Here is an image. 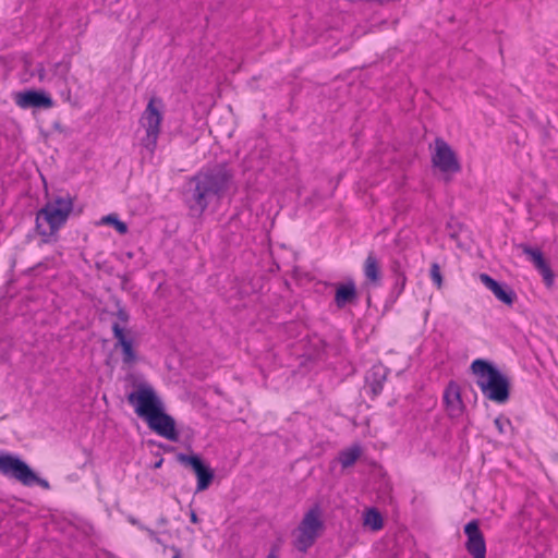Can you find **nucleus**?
<instances>
[{"label": "nucleus", "mask_w": 558, "mask_h": 558, "mask_svg": "<svg viewBox=\"0 0 558 558\" xmlns=\"http://www.w3.org/2000/svg\"><path fill=\"white\" fill-rule=\"evenodd\" d=\"M190 519H191V521L193 523H197L198 522V517H197V514L194 511H191Z\"/></svg>", "instance_id": "bb28decb"}, {"label": "nucleus", "mask_w": 558, "mask_h": 558, "mask_svg": "<svg viewBox=\"0 0 558 558\" xmlns=\"http://www.w3.org/2000/svg\"><path fill=\"white\" fill-rule=\"evenodd\" d=\"M178 461L185 465H190L193 469V471L195 472V475L197 477V484H196L197 492L206 490L210 486V484L214 480V472L209 466H207L203 463V461L201 460V458L198 456H196V454L186 456V454L180 453L178 456Z\"/></svg>", "instance_id": "1a4fd4ad"}, {"label": "nucleus", "mask_w": 558, "mask_h": 558, "mask_svg": "<svg viewBox=\"0 0 558 558\" xmlns=\"http://www.w3.org/2000/svg\"><path fill=\"white\" fill-rule=\"evenodd\" d=\"M432 163L441 172L454 173L459 172L461 167L453 149L442 138L435 140L434 153L432 155Z\"/></svg>", "instance_id": "6e6552de"}, {"label": "nucleus", "mask_w": 558, "mask_h": 558, "mask_svg": "<svg viewBox=\"0 0 558 558\" xmlns=\"http://www.w3.org/2000/svg\"><path fill=\"white\" fill-rule=\"evenodd\" d=\"M0 474L24 486L38 485L44 489L50 488L49 482L39 477L26 462L17 456L3 451H0Z\"/></svg>", "instance_id": "0eeeda50"}, {"label": "nucleus", "mask_w": 558, "mask_h": 558, "mask_svg": "<svg viewBox=\"0 0 558 558\" xmlns=\"http://www.w3.org/2000/svg\"><path fill=\"white\" fill-rule=\"evenodd\" d=\"M73 199L70 195H60L49 199L36 215V229L47 243L50 238L66 223L72 210Z\"/></svg>", "instance_id": "f03ea898"}, {"label": "nucleus", "mask_w": 558, "mask_h": 558, "mask_svg": "<svg viewBox=\"0 0 558 558\" xmlns=\"http://www.w3.org/2000/svg\"><path fill=\"white\" fill-rule=\"evenodd\" d=\"M522 251L530 258V260L534 264V266L538 269V271L542 274L546 283L548 286L551 284L553 280H554V274H553L549 265L546 263L541 250L532 248L527 245H522Z\"/></svg>", "instance_id": "2eb2a0df"}, {"label": "nucleus", "mask_w": 558, "mask_h": 558, "mask_svg": "<svg viewBox=\"0 0 558 558\" xmlns=\"http://www.w3.org/2000/svg\"><path fill=\"white\" fill-rule=\"evenodd\" d=\"M494 425L499 434H505L511 427V422L508 417L500 415L494 420Z\"/></svg>", "instance_id": "5701e85b"}, {"label": "nucleus", "mask_w": 558, "mask_h": 558, "mask_svg": "<svg viewBox=\"0 0 558 558\" xmlns=\"http://www.w3.org/2000/svg\"><path fill=\"white\" fill-rule=\"evenodd\" d=\"M357 299L356 286L353 280L336 286L335 303L337 307L342 308L347 304L353 303Z\"/></svg>", "instance_id": "dca6fc26"}, {"label": "nucleus", "mask_w": 558, "mask_h": 558, "mask_svg": "<svg viewBox=\"0 0 558 558\" xmlns=\"http://www.w3.org/2000/svg\"><path fill=\"white\" fill-rule=\"evenodd\" d=\"M471 369L476 376L477 387L487 399L500 404L508 401L510 383L496 367L477 359L472 362Z\"/></svg>", "instance_id": "20e7f679"}, {"label": "nucleus", "mask_w": 558, "mask_h": 558, "mask_svg": "<svg viewBox=\"0 0 558 558\" xmlns=\"http://www.w3.org/2000/svg\"><path fill=\"white\" fill-rule=\"evenodd\" d=\"M112 332L114 338L117 339L116 347H120L122 351V362L132 366L137 361V354L133 345V338L131 332L125 330L123 326L119 323H114L112 325Z\"/></svg>", "instance_id": "f8f14e48"}, {"label": "nucleus", "mask_w": 558, "mask_h": 558, "mask_svg": "<svg viewBox=\"0 0 558 558\" xmlns=\"http://www.w3.org/2000/svg\"><path fill=\"white\" fill-rule=\"evenodd\" d=\"M325 531L323 509L313 505L302 515L299 524L292 531V545L302 554H306Z\"/></svg>", "instance_id": "39448f33"}, {"label": "nucleus", "mask_w": 558, "mask_h": 558, "mask_svg": "<svg viewBox=\"0 0 558 558\" xmlns=\"http://www.w3.org/2000/svg\"><path fill=\"white\" fill-rule=\"evenodd\" d=\"M14 102L21 109H50L53 107V100L46 92L35 89L16 93L14 95Z\"/></svg>", "instance_id": "9b49d317"}, {"label": "nucleus", "mask_w": 558, "mask_h": 558, "mask_svg": "<svg viewBox=\"0 0 558 558\" xmlns=\"http://www.w3.org/2000/svg\"><path fill=\"white\" fill-rule=\"evenodd\" d=\"M148 532V535L151 539L156 541L159 543V538L157 537L156 533L153 531V530H147Z\"/></svg>", "instance_id": "a878e982"}, {"label": "nucleus", "mask_w": 558, "mask_h": 558, "mask_svg": "<svg viewBox=\"0 0 558 558\" xmlns=\"http://www.w3.org/2000/svg\"><path fill=\"white\" fill-rule=\"evenodd\" d=\"M430 279L438 289L442 287V276L440 272V267L436 263H434L430 267Z\"/></svg>", "instance_id": "4be33fe9"}, {"label": "nucleus", "mask_w": 558, "mask_h": 558, "mask_svg": "<svg viewBox=\"0 0 558 558\" xmlns=\"http://www.w3.org/2000/svg\"><path fill=\"white\" fill-rule=\"evenodd\" d=\"M231 180L232 174L225 166L202 170L193 178L195 182L194 201L201 213L208 207L211 197L222 196L229 189Z\"/></svg>", "instance_id": "7ed1b4c3"}, {"label": "nucleus", "mask_w": 558, "mask_h": 558, "mask_svg": "<svg viewBox=\"0 0 558 558\" xmlns=\"http://www.w3.org/2000/svg\"><path fill=\"white\" fill-rule=\"evenodd\" d=\"M117 316H118L119 320H120L123 325H126V323H128V320H129V315L126 314V312H125V311H123V310L118 311Z\"/></svg>", "instance_id": "b1692460"}, {"label": "nucleus", "mask_w": 558, "mask_h": 558, "mask_svg": "<svg viewBox=\"0 0 558 558\" xmlns=\"http://www.w3.org/2000/svg\"><path fill=\"white\" fill-rule=\"evenodd\" d=\"M362 456V448L359 444L343 449L339 452L338 460L343 469L352 466Z\"/></svg>", "instance_id": "6ab92c4d"}, {"label": "nucleus", "mask_w": 558, "mask_h": 558, "mask_svg": "<svg viewBox=\"0 0 558 558\" xmlns=\"http://www.w3.org/2000/svg\"><path fill=\"white\" fill-rule=\"evenodd\" d=\"M165 117V104L160 97L151 96L143 112L141 113L138 124L144 131L141 138V145L150 155H153L158 145V140L161 134V128Z\"/></svg>", "instance_id": "423d86ee"}, {"label": "nucleus", "mask_w": 558, "mask_h": 558, "mask_svg": "<svg viewBox=\"0 0 558 558\" xmlns=\"http://www.w3.org/2000/svg\"><path fill=\"white\" fill-rule=\"evenodd\" d=\"M171 550L173 551V557L172 558H181L182 554H181V549L175 547V546H171Z\"/></svg>", "instance_id": "393cba45"}, {"label": "nucleus", "mask_w": 558, "mask_h": 558, "mask_svg": "<svg viewBox=\"0 0 558 558\" xmlns=\"http://www.w3.org/2000/svg\"><path fill=\"white\" fill-rule=\"evenodd\" d=\"M126 399L136 415L143 418L155 434L167 440L178 441L175 421L165 412L162 400L150 384L140 381Z\"/></svg>", "instance_id": "f257e3e1"}, {"label": "nucleus", "mask_w": 558, "mask_h": 558, "mask_svg": "<svg viewBox=\"0 0 558 558\" xmlns=\"http://www.w3.org/2000/svg\"><path fill=\"white\" fill-rule=\"evenodd\" d=\"M161 465V461L156 463V468H159Z\"/></svg>", "instance_id": "c756f323"}, {"label": "nucleus", "mask_w": 558, "mask_h": 558, "mask_svg": "<svg viewBox=\"0 0 558 558\" xmlns=\"http://www.w3.org/2000/svg\"><path fill=\"white\" fill-rule=\"evenodd\" d=\"M381 390V387H379L378 389L377 388H374V392L377 393Z\"/></svg>", "instance_id": "c85d7f7f"}, {"label": "nucleus", "mask_w": 558, "mask_h": 558, "mask_svg": "<svg viewBox=\"0 0 558 558\" xmlns=\"http://www.w3.org/2000/svg\"><path fill=\"white\" fill-rule=\"evenodd\" d=\"M99 225L111 226L121 235L128 233V226L124 221L120 220L117 214H109L101 217Z\"/></svg>", "instance_id": "aec40b11"}, {"label": "nucleus", "mask_w": 558, "mask_h": 558, "mask_svg": "<svg viewBox=\"0 0 558 558\" xmlns=\"http://www.w3.org/2000/svg\"><path fill=\"white\" fill-rule=\"evenodd\" d=\"M363 526L372 532H378L384 527V518L376 508H367L363 513Z\"/></svg>", "instance_id": "a211bd4d"}, {"label": "nucleus", "mask_w": 558, "mask_h": 558, "mask_svg": "<svg viewBox=\"0 0 558 558\" xmlns=\"http://www.w3.org/2000/svg\"><path fill=\"white\" fill-rule=\"evenodd\" d=\"M466 535L465 548L473 558H486V542L480 530L477 520H472L464 526Z\"/></svg>", "instance_id": "9d476101"}, {"label": "nucleus", "mask_w": 558, "mask_h": 558, "mask_svg": "<svg viewBox=\"0 0 558 558\" xmlns=\"http://www.w3.org/2000/svg\"><path fill=\"white\" fill-rule=\"evenodd\" d=\"M482 283L498 299L500 302L511 306L517 299L514 291L493 279L486 274L480 276Z\"/></svg>", "instance_id": "4468645a"}, {"label": "nucleus", "mask_w": 558, "mask_h": 558, "mask_svg": "<svg viewBox=\"0 0 558 558\" xmlns=\"http://www.w3.org/2000/svg\"><path fill=\"white\" fill-rule=\"evenodd\" d=\"M363 274L371 284H378L381 278L380 263L374 252H369L363 264Z\"/></svg>", "instance_id": "f3484780"}, {"label": "nucleus", "mask_w": 558, "mask_h": 558, "mask_svg": "<svg viewBox=\"0 0 558 558\" xmlns=\"http://www.w3.org/2000/svg\"><path fill=\"white\" fill-rule=\"evenodd\" d=\"M393 272L396 275V283L393 289L397 292V294L400 295L404 291L408 279L404 271L400 269L399 265L393 267Z\"/></svg>", "instance_id": "412c9836"}, {"label": "nucleus", "mask_w": 558, "mask_h": 558, "mask_svg": "<svg viewBox=\"0 0 558 558\" xmlns=\"http://www.w3.org/2000/svg\"><path fill=\"white\" fill-rule=\"evenodd\" d=\"M444 403L450 417H459L464 411L461 388L456 381H450L444 391Z\"/></svg>", "instance_id": "ddd939ff"}, {"label": "nucleus", "mask_w": 558, "mask_h": 558, "mask_svg": "<svg viewBox=\"0 0 558 558\" xmlns=\"http://www.w3.org/2000/svg\"><path fill=\"white\" fill-rule=\"evenodd\" d=\"M267 558H277L276 555L274 553H270Z\"/></svg>", "instance_id": "cd10ccee"}]
</instances>
